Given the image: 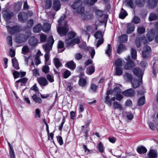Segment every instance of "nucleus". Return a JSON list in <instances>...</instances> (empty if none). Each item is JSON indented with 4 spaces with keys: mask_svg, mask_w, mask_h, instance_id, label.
<instances>
[{
    "mask_svg": "<svg viewBox=\"0 0 158 158\" xmlns=\"http://www.w3.org/2000/svg\"><path fill=\"white\" fill-rule=\"evenodd\" d=\"M121 90L118 87L115 88L113 90L110 89L107 92V96L105 98V102L110 106H111L112 101H115L116 99L121 101L123 98L120 94Z\"/></svg>",
    "mask_w": 158,
    "mask_h": 158,
    "instance_id": "nucleus-1",
    "label": "nucleus"
},
{
    "mask_svg": "<svg viewBox=\"0 0 158 158\" xmlns=\"http://www.w3.org/2000/svg\"><path fill=\"white\" fill-rule=\"evenodd\" d=\"M65 18V15L62 16L58 22L57 31L61 36L65 35L68 30L67 27V22L64 21Z\"/></svg>",
    "mask_w": 158,
    "mask_h": 158,
    "instance_id": "nucleus-2",
    "label": "nucleus"
},
{
    "mask_svg": "<svg viewBox=\"0 0 158 158\" xmlns=\"http://www.w3.org/2000/svg\"><path fill=\"white\" fill-rule=\"evenodd\" d=\"M31 35V33L30 31L28 32L25 35L22 34H17L15 37V40L18 43H23L27 40Z\"/></svg>",
    "mask_w": 158,
    "mask_h": 158,
    "instance_id": "nucleus-3",
    "label": "nucleus"
},
{
    "mask_svg": "<svg viewBox=\"0 0 158 158\" xmlns=\"http://www.w3.org/2000/svg\"><path fill=\"white\" fill-rule=\"evenodd\" d=\"M12 12L9 10H5L3 12V16L5 19L7 21L13 16Z\"/></svg>",
    "mask_w": 158,
    "mask_h": 158,
    "instance_id": "nucleus-4",
    "label": "nucleus"
},
{
    "mask_svg": "<svg viewBox=\"0 0 158 158\" xmlns=\"http://www.w3.org/2000/svg\"><path fill=\"white\" fill-rule=\"evenodd\" d=\"M151 52V49L150 47L147 45L144 46L142 52L143 57L145 58L148 56Z\"/></svg>",
    "mask_w": 158,
    "mask_h": 158,
    "instance_id": "nucleus-5",
    "label": "nucleus"
},
{
    "mask_svg": "<svg viewBox=\"0 0 158 158\" xmlns=\"http://www.w3.org/2000/svg\"><path fill=\"white\" fill-rule=\"evenodd\" d=\"M157 154V150L152 149H150L148 153V156L149 158H156Z\"/></svg>",
    "mask_w": 158,
    "mask_h": 158,
    "instance_id": "nucleus-6",
    "label": "nucleus"
},
{
    "mask_svg": "<svg viewBox=\"0 0 158 158\" xmlns=\"http://www.w3.org/2000/svg\"><path fill=\"white\" fill-rule=\"evenodd\" d=\"M37 81L42 86H45L48 84V81L45 77H39L37 78Z\"/></svg>",
    "mask_w": 158,
    "mask_h": 158,
    "instance_id": "nucleus-7",
    "label": "nucleus"
},
{
    "mask_svg": "<svg viewBox=\"0 0 158 158\" xmlns=\"http://www.w3.org/2000/svg\"><path fill=\"white\" fill-rule=\"evenodd\" d=\"M18 17L20 21L24 22L27 18V15L25 12H22L18 14Z\"/></svg>",
    "mask_w": 158,
    "mask_h": 158,
    "instance_id": "nucleus-8",
    "label": "nucleus"
},
{
    "mask_svg": "<svg viewBox=\"0 0 158 158\" xmlns=\"http://www.w3.org/2000/svg\"><path fill=\"white\" fill-rule=\"evenodd\" d=\"M53 8L56 11L58 10L60 8V3L58 0H54L53 1Z\"/></svg>",
    "mask_w": 158,
    "mask_h": 158,
    "instance_id": "nucleus-9",
    "label": "nucleus"
},
{
    "mask_svg": "<svg viewBox=\"0 0 158 158\" xmlns=\"http://www.w3.org/2000/svg\"><path fill=\"white\" fill-rule=\"evenodd\" d=\"M9 32L11 34L15 33L19 31V28L18 26H15L13 27H10V26H6Z\"/></svg>",
    "mask_w": 158,
    "mask_h": 158,
    "instance_id": "nucleus-10",
    "label": "nucleus"
},
{
    "mask_svg": "<svg viewBox=\"0 0 158 158\" xmlns=\"http://www.w3.org/2000/svg\"><path fill=\"white\" fill-rule=\"evenodd\" d=\"M123 94L126 96L130 97L134 95L135 93L133 89H130L123 92Z\"/></svg>",
    "mask_w": 158,
    "mask_h": 158,
    "instance_id": "nucleus-11",
    "label": "nucleus"
},
{
    "mask_svg": "<svg viewBox=\"0 0 158 158\" xmlns=\"http://www.w3.org/2000/svg\"><path fill=\"white\" fill-rule=\"evenodd\" d=\"M93 17V15L88 12H85L81 15V18L83 20H88Z\"/></svg>",
    "mask_w": 158,
    "mask_h": 158,
    "instance_id": "nucleus-12",
    "label": "nucleus"
},
{
    "mask_svg": "<svg viewBox=\"0 0 158 158\" xmlns=\"http://www.w3.org/2000/svg\"><path fill=\"white\" fill-rule=\"evenodd\" d=\"M38 43V40L34 37H31L29 40V44L32 46H35Z\"/></svg>",
    "mask_w": 158,
    "mask_h": 158,
    "instance_id": "nucleus-13",
    "label": "nucleus"
},
{
    "mask_svg": "<svg viewBox=\"0 0 158 158\" xmlns=\"http://www.w3.org/2000/svg\"><path fill=\"white\" fill-rule=\"evenodd\" d=\"M82 2L81 1L78 0L76 1L72 5V7L74 9H77L81 6Z\"/></svg>",
    "mask_w": 158,
    "mask_h": 158,
    "instance_id": "nucleus-14",
    "label": "nucleus"
},
{
    "mask_svg": "<svg viewBox=\"0 0 158 158\" xmlns=\"http://www.w3.org/2000/svg\"><path fill=\"white\" fill-rule=\"evenodd\" d=\"M142 81V78H141L140 80L138 81L133 80L131 81V83L133 87L135 88L138 87Z\"/></svg>",
    "mask_w": 158,
    "mask_h": 158,
    "instance_id": "nucleus-15",
    "label": "nucleus"
},
{
    "mask_svg": "<svg viewBox=\"0 0 158 158\" xmlns=\"http://www.w3.org/2000/svg\"><path fill=\"white\" fill-rule=\"evenodd\" d=\"M133 72L135 74L139 76L142 78V72L139 68H135L133 69Z\"/></svg>",
    "mask_w": 158,
    "mask_h": 158,
    "instance_id": "nucleus-16",
    "label": "nucleus"
},
{
    "mask_svg": "<svg viewBox=\"0 0 158 158\" xmlns=\"http://www.w3.org/2000/svg\"><path fill=\"white\" fill-rule=\"evenodd\" d=\"M148 7L151 8H153L157 5L156 3L153 0H148Z\"/></svg>",
    "mask_w": 158,
    "mask_h": 158,
    "instance_id": "nucleus-17",
    "label": "nucleus"
},
{
    "mask_svg": "<svg viewBox=\"0 0 158 158\" xmlns=\"http://www.w3.org/2000/svg\"><path fill=\"white\" fill-rule=\"evenodd\" d=\"M134 25L131 23H128L127 25V33L130 34L134 30Z\"/></svg>",
    "mask_w": 158,
    "mask_h": 158,
    "instance_id": "nucleus-18",
    "label": "nucleus"
},
{
    "mask_svg": "<svg viewBox=\"0 0 158 158\" xmlns=\"http://www.w3.org/2000/svg\"><path fill=\"white\" fill-rule=\"evenodd\" d=\"M134 64L132 61H130L125 65L124 68L126 69H129L134 67Z\"/></svg>",
    "mask_w": 158,
    "mask_h": 158,
    "instance_id": "nucleus-19",
    "label": "nucleus"
},
{
    "mask_svg": "<svg viewBox=\"0 0 158 158\" xmlns=\"http://www.w3.org/2000/svg\"><path fill=\"white\" fill-rule=\"evenodd\" d=\"M8 144L10 148V149L9 150V154L11 158H15V154L14 152L13 149V147L11 146L10 144L9 143Z\"/></svg>",
    "mask_w": 158,
    "mask_h": 158,
    "instance_id": "nucleus-20",
    "label": "nucleus"
},
{
    "mask_svg": "<svg viewBox=\"0 0 158 158\" xmlns=\"http://www.w3.org/2000/svg\"><path fill=\"white\" fill-rule=\"evenodd\" d=\"M113 104V107L116 109H118L120 110L122 109V105L117 102L114 101Z\"/></svg>",
    "mask_w": 158,
    "mask_h": 158,
    "instance_id": "nucleus-21",
    "label": "nucleus"
},
{
    "mask_svg": "<svg viewBox=\"0 0 158 158\" xmlns=\"http://www.w3.org/2000/svg\"><path fill=\"white\" fill-rule=\"evenodd\" d=\"M137 151L140 154L144 153L147 152V149L144 147L140 146L137 148Z\"/></svg>",
    "mask_w": 158,
    "mask_h": 158,
    "instance_id": "nucleus-22",
    "label": "nucleus"
},
{
    "mask_svg": "<svg viewBox=\"0 0 158 158\" xmlns=\"http://www.w3.org/2000/svg\"><path fill=\"white\" fill-rule=\"evenodd\" d=\"M45 5L44 7L46 9L50 8L52 6V1L51 0H45L44 1Z\"/></svg>",
    "mask_w": 158,
    "mask_h": 158,
    "instance_id": "nucleus-23",
    "label": "nucleus"
},
{
    "mask_svg": "<svg viewBox=\"0 0 158 158\" xmlns=\"http://www.w3.org/2000/svg\"><path fill=\"white\" fill-rule=\"evenodd\" d=\"M51 27V25L49 24L45 23L44 25L43 30L44 32H47L50 30Z\"/></svg>",
    "mask_w": 158,
    "mask_h": 158,
    "instance_id": "nucleus-24",
    "label": "nucleus"
},
{
    "mask_svg": "<svg viewBox=\"0 0 158 158\" xmlns=\"http://www.w3.org/2000/svg\"><path fill=\"white\" fill-rule=\"evenodd\" d=\"M124 63V61H123L120 59H118L115 61V64L116 67H121Z\"/></svg>",
    "mask_w": 158,
    "mask_h": 158,
    "instance_id": "nucleus-25",
    "label": "nucleus"
},
{
    "mask_svg": "<svg viewBox=\"0 0 158 158\" xmlns=\"http://www.w3.org/2000/svg\"><path fill=\"white\" fill-rule=\"evenodd\" d=\"M67 67L70 69H74L76 68V64L73 61L71 60L66 63Z\"/></svg>",
    "mask_w": 158,
    "mask_h": 158,
    "instance_id": "nucleus-26",
    "label": "nucleus"
},
{
    "mask_svg": "<svg viewBox=\"0 0 158 158\" xmlns=\"http://www.w3.org/2000/svg\"><path fill=\"white\" fill-rule=\"evenodd\" d=\"M97 0H84L83 2L85 4L89 5H94Z\"/></svg>",
    "mask_w": 158,
    "mask_h": 158,
    "instance_id": "nucleus-27",
    "label": "nucleus"
},
{
    "mask_svg": "<svg viewBox=\"0 0 158 158\" xmlns=\"http://www.w3.org/2000/svg\"><path fill=\"white\" fill-rule=\"evenodd\" d=\"M32 98L35 102L38 103H41L42 100L41 98L37 96V95L34 94L32 97Z\"/></svg>",
    "mask_w": 158,
    "mask_h": 158,
    "instance_id": "nucleus-28",
    "label": "nucleus"
},
{
    "mask_svg": "<svg viewBox=\"0 0 158 158\" xmlns=\"http://www.w3.org/2000/svg\"><path fill=\"white\" fill-rule=\"evenodd\" d=\"M52 45L49 44H45L43 45V47L44 49L46 52H49V51L52 48Z\"/></svg>",
    "mask_w": 158,
    "mask_h": 158,
    "instance_id": "nucleus-29",
    "label": "nucleus"
},
{
    "mask_svg": "<svg viewBox=\"0 0 158 158\" xmlns=\"http://www.w3.org/2000/svg\"><path fill=\"white\" fill-rule=\"evenodd\" d=\"M42 28L41 25L40 24H38L34 28L33 31L35 33H38L40 31Z\"/></svg>",
    "mask_w": 158,
    "mask_h": 158,
    "instance_id": "nucleus-30",
    "label": "nucleus"
},
{
    "mask_svg": "<svg viewBox=\"0 0 158 158\" xmlns=\"http://www.w3.org/2000/svg\"><path fill=\"white\" fill-rule=\"evenodd\" d=\"M12 63L14 67L16 69H19L17 60L15 58H14L12 59Z\"/></svg>",
    "mask_w": 158,
    "mask_h": 158,
    "instance_id": "nucleus-31",
    "label": "nucleus"
},
{
    "mask_svg": "<svg viewBox=\"0 0 158 158\" xmlns=\"http://www.w3.org/2000/svg\"><path fill=\"white\" fill-rule=\"evenodd\" d=\"M127 15V13L123 8H122L120 13L119 15V17L120 18L124 19Z\"/></svg>",
    "mask_w": 158,
    "mask_h": 158,
    "instance_id": "nucleus-32",
    "label": "nucleus"
},
{
    "mask_svg": "<svg viewBox=\"0 0 158 158\" xmlns=\"http://www.w3.org/2000/svg\"><path fill=\"white\" fill-rule=\"evenodd\" d=\"M123 73V70L121 67H116V74L118 76L121 75Z\"/></svg>",
    "mask_w": 158,
    "mask_h": 158,
    "instance_id": "nucleus-33",
    "label": "nucleus"
},
{
    "mask_svg": "<svg viewBox=\"0 0 158 158\" xmlns=\"http://www.w3.org/2000/svg\"><path fill=\"white\" fill-rule=\"evenodd\" d=\"M30 51V50L28 47L27 46L25 45L22 48V53L25 54L29 52Z\"/></svg>",
    "mask_w": 158,
    "mask_h": 158,
    "instance_id": "nucleus-34",
    "label": "nucleus"
},
{
    "mask_svg": "<svg viewBox=\"0 0 158 158\" xmlns=\"http://www.w3.org/2000/svg\"><path fill=\"white\" fill-rule=\"evenodd\" d=\"M126 5L131 8H134L135 6V5L133 3L132 0H127Z\"/></svg>",
    "mask_w": 158,
    "mask_h": 158,
    "instance_id": "nucleus-35",
    "label": "nucleus"
},
{
    "mask_svg": "<svg viewBox=\"0 0 158 158\" xmlns=\"http://www.w3.org/2000/svg\"><path fill=\"white\" fill-rule=\"evenodd\" d=\"M103 35L100 31H98L95 34V37L97 39H103Z\"/></svg>",
    "mask_w": 158,
    "mask_h": 158,
    "instance_id": "nucleus-36",
    "label": "nucleus"
},
{
    "mask_svg": "<svg viewBox=\"0 0 158 158\" xmlns=\"http://www.w3.org/2000/svg\"><path fill=\"white\" fill-rule=\"evenodd\" d=\"M145 102V97L143 96L140 98L138 102V105L139 106L143 105L144 104Z\"/></svg>",
    "mask_w": 158,
    "mask_h": 158,
    "instance_id": "nucleus-37",
    "label": "nucleus"
},
{
    "mask_svg": "<svg viewBox=\"0 0 158 158\" xmlns=\"http://www.w3.org/2000/svg\"><path fill=\"white\" fill-rule=\"evenodd\" d=\"M54 63L56 68H58L61 65V64L59 59L56 58L54 59Z\"/></svg>",
    "mask_w": 158,
    "mask_h": 158,
    "instance_id": "nucleus-38",
    "label": "nucleus"
},
{
    "mask_svg": "<svg viewBox=\"0 0 158 158\" xmlns=\"http://www.w3.org/2000/svg\"><path fill=\"white\" fill-rule=\"evenodd\" d=\"M127 40V36L126 35H122L119 38V41L120 42H126Z\"/></svg>",
    "mask_w": 158,
    "mask_h": 158,
    "instance_id": "nucleus-39",
    "label": "nucleus"
},
{
    "mask_svg": "<svg viewBox=\"0 0 158 158\" xmlns=\"http://www.w3.org/2000/svg\"><path fill=\"white\" fill-rule=\"evenodd\" d=\"M41 52L40 51H39L38 52V56H36L35 58V61H36L35 64H36V65H37L39 64H40V59L39 58V56L41 55Z\"/></svg>",
    "mask_w": 158,
    "mask_h": 158,
    "instance_id": "nucleus-40",
    "label": "nucleus"
},
{
    "mask_svg": "<svg viewBox=\"0 0 158 158\" xmlns=\"http://www.w3.org/2000/svg\"><path fill=\"white\" fill-rule=\"evenodd\" d=\"M79 84L81 86H83L86 84V82L85 79L82 78L80 79Z\"/></svg>",
    "mask_w": 158,
    "mask_h": 158,
    "instance_id": "nucleus-41",
    "label": "nucleus"
},
{
    "mask_svg": "<svg viewBox=\"0 0 158 158\" xmlns=\"http://www.w3.org/2000/svg\"><path fill=\"white\" fill-rule=\"evenodd\" d=\"M157 18V16L153 13L150 14L149 17V19L150 21H152L156 20Z\"/></svg>",
    "mask_w": 158,
    "mask_h": 158,
    "instance_id": "nucleus-42",
    "label": "nucleus"
},
{
    "mask_svg": "<svg viewBox=\"0 0 158 158\" xmlns=\"http://www.w3.org/2000/svg\"><path fill=\"white\" fill-rule=\"evenodd\" d=\"M124 77L127 81H131V80L132 76L130 74L125 73L124 75Z\"/></svg>",
    "mask_w": 158,
    "mask_h": 158,
    "instance_id": "nucleus-43",
    "label": "nucleus"
},
{
    "mask_svg": "<svg viewBox=\"0 0 158 158\" xmlns=\"http://www.w3.org/2000/svg\"><path fill=\"white\" fill-rule=\"evenodd\" d=\"M65 44L68 46L73 44V39L68 38L65 41Z\"/></svg>",
    "mask_w": 158,
    "mask_h": 158,
    "instance_id": "nucleus-44",
    "label": "nucleus"
},
{
    "mask_svg": "<svg viewBox=\"0 0 158 158\" xmlns=\"http://www.w3.org/2000/svg\"><path fill=\"white\" fill-rule=\"evenodd\" d=\"M148 0H139L137 2V4L139 6H143L144 5L145 3L147 2Z\"/></svg>",
    "mask_w": 158,
    "mask_h": 158,
    "instance_id": "nucleus-45",
    "label": "nucleus"
},
{
    "mask_svg": "<svg viewBox=\"0 0 158 158\" xmlns=\"http://www.w3.org/2000/svg\"><path fill=\"white\" fill-rule=\"evenodd\" d=\"M94 68L93 66L90 67L87 70V73L89 75L92 74L94 72Z\"/></svg>",
    "mask_w": 158,
    "mask_h": 158,
    "instance_id": "nucleus-46",
    "label": "nucleus"
},
{
    "mask_svg": "<svg viewBox=\"0 0 158 158\" xmlns=\"http://www.w3.org/2000/svg\"><path fill=\"white\" fill-rule=\"evenodd\" d=\"M83 148L85 152L87 154L92 153L93 152V151L90 150L87 148L85 145L83 146Z\"/></svg>",
    "mask_w": 158,
    "mask_h": 158,
    "instance_id": "nucleus-47",
    "label": "nucleus"
},
{
    "mask_svg": "<svg viewBox=\"0 0 158 158\" xmlns=\"http://www.w3.org/2000/svg\"><path fill=\"white\" fill-rule=\"evenodd\" d=\"M125 49V46L122 44H120L119 45L117 50L118 52L120 53L121 51Z\"/></svg>",
    "mask_w": 158,
    "mask_h": 158,
    "instance_id": "nucleus-48",
    "label": "nucleus"
},
{
    "mask_svg": "<svg viewBox=\"0 0 158 158\" xmlns=\"http://www.w3.org/2000/svg\"><path fill=\"white\" fill-rule=\"evenodd\" d=\"M131 54L132 58L135 59L136 57V52L134 49L132 48L131 51Z\"/></svg>",
    "mask_w": 158,
    "mask_h": 158,
    "instance_id": "nucleus-49",
    "label": "nucleus"
},
{
    "mask_svg": "<svg viewBox=\"0 0 158 158\" xmlns=\"http://www.w3.org/2000/svg\"><path fill=\"white\" fill-rule=\"evenodd\" d=\"M49 67L47 65H44L43 66L42 69V71L45 73L47 74L49 72Z\"/></svg>",
    "mask_w": 158,
    "mask_h": 158,
    "instance_id": "nucleus-50",
    "label": "nucleus"
},
{
    "mask_svg": "<svg viewBox=\"0 0 158 158\" xmlns=\"http://www.w3.org/2000/svg\"><path fill=\"white\" fill-rule=\"evenodd\" d=\"M145 37L143 38V39H141V40L139 41H138L137 40H136V43L137 45V47L138 48L140 47V42H143L144 43H145L146 42L145 41Z\"/></svg>",
    "mask_w": 158,
    "mask_h": 158,
    "instance_id": "nucleus-51",
    "label": "nucleus"
},
{
    "mask_svg": "<svg viewBox=\"0 0 158 158\" xmlns=\"http://www.w3.org/2000/svg\"><path fill=\"white\" fill-rule=\"evenodd\" d=\"M84 10L85 8L84 7L82 6L77 9L76 11L77 13L81 14V15L82 14H84V13H83V12L84 11Z\"/></svg>",
    "mask_w": 158,
    "mask_h": 158,
    "instance_id": "nucleus-52",
    "label": "nucleus"
},
{
    "mask_svg": "<svg viewBox=\"0 0 158 158\" xmlns=\"http://www.w3.org/2000/svg\"><path fill=\"white\" fill-rule=\"evenodd\" d=\"M40 41L42 42H45L47 39L46 36L44 34H41L40 35Z\"/></svg>",
    "mask_w": 158,
    "mask_h": 158,
    "instance_id": "nucleus-53",
    "label": "nucleus"
},
{
    "mask_svg": "<svg viewBox=\"0 0 158 158\" xmlns=\"http://www.w3.org/2000/svg\"><path fill=\"white\" fill-rule=\"evenodd\" d=\"M112 50L111 45L110 44H108L107 46V49L106 51V53L107 54L108 56L110 55V53Z\"/></svg>",
    "mask_w": 158,
    "mask_h": 158,
    "instance_id": "nucleus-54",
    "label": "nucleus"
},
{
    "mask_svg": "<svg viewBox=\"0 0 158 158\" xmlns=\"http://www.w3.org/2000/svg\"><path fill=\"white\" fill-rule=\"evenodd\" d=\"M48 80L51 82H52L54 81V77L50 74H48L46 76Z\"/></svg>",
    "mask_w": 158,
    "mask_h": 158,
    "instance_id": "nucleus-55",
    "label": "nucleus"
},
{
    "mask_svg": "<svg viewBox=\"0 0 158 158\" xmlns=\"http://www.w3.org/2000/svg\"><path fill=\"white\" fill-rule=\"evenodd\" d=\"M98 148L99 151L101 152H104L103 147L101 143H99L98 145Z\"/></svg>",
    "mask_w": 158,
    "mask_h": 158,
    "instance_id": "nucleus-56",
    "label": "nucleus"
},
{
    "mask_svg": "<svg viewBox=\"0 0 158 158\" xmlns=\"http://www.w3.org/2000/svg\"><path fill=\"white\" fill-rule=\"evenodd\" d=\"M74 57L76 60H79L82 58V56L80 53H77L75 54Z\"/></svg>",
    "mask_w": 158,
    "mask_h": 158,
    "instance_id": "nucleus-57",
    "label": "nucleus"
},
{
    "mask_svg": "<svg viewBox=\"0 0 158 158\" xmlns=\"http://www.w3.org/2000/svg\"><path fill=\"white\" fill-rule=\"evenodd\" d=\"M71 74L70 72L68 70H66L64 73V78H67Z\"/></svg>",
    "mask_w": 158,
    "mask_h": 158,
    "instance_id": "nucleus-58",
    "label": "nucleus"
},
{
    "mask_svg": "<svg viewBox=\"0 0 158 158\" xmlns=\"http://www.w3.org/2000/svg\"><path fill=\"white\" fill-rule=\"evenodd\" d=\"M48 43L50 45H52L54 43V41L53 39V37L52 36H50L48 39Z\"/></svg>",
    "mask_w": 158,
    "mask_h": 158,
    "instance_id": "nucleus-59",
    "label": "nucleus"
},
{
    "mask_svg": "<svg viewBox=\"0 0 158 158\" xmlns=\"http://www.w3.org/2000/svg\"><path fill=\"white\" fill-rule=\"evenodd\" d=\"M40 110L39 109H37L35 110V117L36 118H40Z\"/></svg>",
    "mask_w": 158,
    "mask_h": 158,
    "instance_id": "nucleus-60",
    "label": "nucleus"
},
{
    "mask_svg": "<svg viewBox=\"0 0 158 158\" xmlns=\"http://www.w3.org/2000/svg\"><path fill=\"white\" fill-rule=\"evenodd\" d=\"M145 31V29L143 27H139L138 29V32L139 34H142Z\"/></svg>",
    "mask_w": 158,
    "mask_h": 158,
    "instance_id": "nucleus-61",
    "label": "nucleus"
},
{
    "mask_svg": "<svg viewBox=\"0 0 158 158\" xmlns=\"http://www.w3.org/2000/svg\"><path fill=\"white\" fill-rule=\"evenodd\" d=\"M133 21L134 23L137 24L140 23V20L138 17L135 16L134 17Z\"/></svg>",
    "mask_w": 158,
    "mask_h": 158,
    "instance_id": "nucleus-62",
    "label": "nucleus"
},
{
    "mask_svg": "<svg viewBox=\"0 0 158 158\" xmlns=\"http://www.w3.org/2000/svg\"><path fill=\"white\" fill-rule=\"evenodd\" d=\"M68 38H70L73 39L75 36V33L73 32H69L68 35Z\"/></svg>",
    "mask_w": 158,
    "mask_h": 158,
    "instance_id": "nucleus-63",
    "label": "nucleus"
},
{
    "mask_svg": "<svg viewBox=\"0 0 158 158\" xmlns=\"http://www.w3.org/2000/svg\"><path fill=\"white\" fill-rule=\"evenodd\" d=\"M13 75L15 78H17L20 77V73L16 71H15L13 72Z\"/></svg>",
    "mask_w": 158,
    "mask_h": 158,
    "instance_id": "nucleus-64",
    "label": "nucleus"
}]
</instances>
